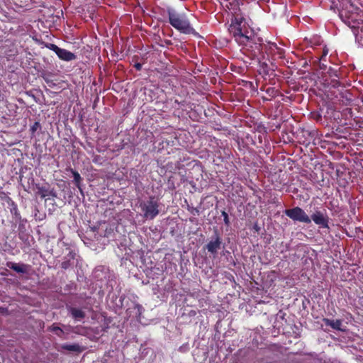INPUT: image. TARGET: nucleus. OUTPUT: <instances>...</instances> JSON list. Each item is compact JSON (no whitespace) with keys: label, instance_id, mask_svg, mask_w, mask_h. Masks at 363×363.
Masks as SVG:
<instances>
[{"label":"nucleus","instance_id":"nucleus-1","mask_svg":"<svg viewBox=\"0 0 363 363\" xmlns=\"http://www.w3.org/2000/svg\"><path fill=\"white\" fill-rule=\"evenodd\" d=\"M228 30L240 45H247L253 41L254 35L248 30L245 21L241 16L237 15L232 19Z\"/></svg>","mask_w":363,"mask_h":363},{"label":"nucleus","instance_id":"nucleus-2","mask_svg":"<svg viewBox=\"0 0 363 363\" xmlns=\"http://www.w3.org/2000/svg\"><path fill=\"white\" fill-rule=\"evenodd\" d=\"M167 13L169 23L176 30L184 34L196 33L185 13L177 12L172 9H168Z\"/></svg>","mask_w":363,"mask_h":363},{"label":"nucleus","instance_id":"nucleus-3","mask_svg":"<svg viewBox=\"0 0 363 363\" xmlns=\"http://www.w3.org/2000/svg\"><path fill=\"white\" fill-rule=\"evenodd\" d=\"M140 207L144 213V217L147 219H153L159 213V204L154 198H150L147 201L141 203Z\"/></svg>","mask_w":363,"mask_h":363},{"label":"nucleus","instance_id":"nucleus-4","mask_svg":"<svg viewBox=\"0 0 363 363\" xmlns=\"http://www.w3.org/2000/svg\"><path fill=\"white\" fill-rule=\"evenodd\" d=\"M285 214L294 221L311 223V218L300 207H295L285 211Z\"/></svg>","mask_w":363,"mask_h":363},{"label":"nucleus","instance_id":"nucleus-5","mask_svg":"<svg viewBox=\"0 0 363 363\" xmlns=\"http://www.w3.org/2000/svg\"><path fill=\"white\" fill-rule=\"evenodd\" d=\"M45 47L50 50L54 51L57 57L62 60L69 62L76 59V55L73 52L65 49L60 48L55 44L46 43Z\"/></svg>","mask_w":363,"mask_h":363},{"label":"nucleus","instance_id":"nucleus-6","mask_svg":"<svg viewBox=\"0 0 363 363\" xmlns=\"http://www.w3.org/2000/svg\"><path fill=\"white\" fill-rule=\"evenodd\" d=\"M313 222L321 228H329L328 217L322 211H315L311 218Z\"/></svg>","mask_w":363,"mask_h":363},{"label":"nucleus","instance_id":"nucleus-7","mask_svg":"<svg viewBox=\"0 0 363 363\" xmlns=\"http://www.w3.org/2000/svg\"><path fill=\"white\" fill-rule=\"evenodd\" d=\"M221 243L222 242L220 236L218 233H216L214 238H213L206 245V248L208 252L216 255L220 249Z\"/></svg>","mask_w":363,"mask_h":363},{"label":"nucleus","instance_id":"nucleus-8","mask_svg":"<svg viewBox=\"0 0 363 363\" xmlns=\"http://www.w3.org/2000/svg\"><path fill=\"white\" fill-rule=\"evenodd\" d=\"M256 48H257L258 52L262 54L264 52L267 54L271 53L274 49L277 48L274 43L259 44Z\"/></svg>","mask_w":363,"mask_h":363},{"label":"nucleus","instance_id":"nucleus-9","mask_svg":"<svg viewBox=\"0 0 363 363\" xmlns=\"http://www.w3.org/2000/svg\"><path fill=\"white\" fill-rule=\"evenodd\" d=\"M8 266L9 268L18 273H26L27 272V266L24 264L11 262Z\"/></svg>","mask_w":363,"mask_h":363},{"label":"nucleus","instance_id":"nucleus-10","mask_svg":"<svg viewBox=\"0 0 363 363\" xmlns=\"http://www.w3.org/2000/svg\"><path fill=\"white\" fill-rule=\"evenodd\" d=\"M324 322L326 325L330 326L333 329L343 330L341 328L342 321L340 320L324 319Z\"/></svg>","mask_w":363,"mask_h":363},{"label":"nucleus","instance_id":"nucleus-11","mask_svg":"<svg viewBox=\"0 0 363 363\" xmlns=\"http://www.w3.org/2000/svg\"><path fill=\"white\" fill-rule=\"evenodd\" d=\"M72 317L77 320H79L84 317V313L78 308H72L70 309Z\"/></svg>","mask_w":363,"mask_h":363},{"label":"nucleus","instance_id":"nucleus-12","mask_svg":"<svg viewBox=\"0 0 363 363\" xmlns=\"http://www.w3.org/2000/svg\"><path fill=\"white\" fill-rule=\"evenodd\" d=\"M71 172L72 173V175H73V177H74V182L76 185V186L80 190L82 191L81 189V186H80V184H81V181H82V177L80 176V174L75 170L71 169Z\"/></svg>","mask_w":363,"mask_h":363},{"label":"nucleus","instance_id":"nucleus-13","mask_svg":"<svg viewBox=\"0 0 363 363\" xmlns=\"http://www.w3.org/2000/svg\"><path fill=\"white\" fill-rule=\"evenodd\" d=\"M39 194H40L41 198H45L49 196H51L53 197L56 196L55 192H54L53 191H48L43 187H42L39 189Z\"/></svg>","mask_w":363,"mask_h":363},{"label":"nucleus","instance_id":"nucleus-14","mask_svg":"<svg viewBox=\"0 0 363 363\" xmlns=\"http://www.w3.org/2000/svg\"><path fill=\"white\" fill-rule=\"evenodd\" d=\"M62 348L66 350L72 351V352H78L79 351V346L77 344L68 345L65 344L62 345Z\"/></svg>","mask_w":363,"mask_h":363},{"label":"nucleus","instance_id":"nucleus-15","mask_svg":"<svg viewBox=\"0 0 363 363\" xmlns=\"http://www.w3.org/2000/svg\"><path fill=\"white\" fill-rule=\"evenodd\" d=\"M51 330L55 332L59 337H62V334L64 333L63 330L57 326H52Z\"/></svg>","mask_w":363,"mask_h":363},{"label":"nucleus","instance_id":"nucleus-16","mask_svg":"<svg viewBox=\"0 0 363 363\" xmlns=\"http://www.w3.org/2000/svg\"><path fill=\"white\" fill-rule=\"evenodd\" d=\"M222 216L223 217V221L226 225H229L230 220L228 218V215L225 211H222Z\"/></svg>","mask_w":363,"mask_h":363},{"label":"nucleus","instance_id":"nucleus-17","mask_svg":"<svg viewBox=\"0 0 363 363\" xmlns=\"http://www.w3.org/2000/svg\"><path fill=\"white\" fill-rule=\"evenodd\" d=\"M40 125L39 122H35L34 124L30 127V131L32 133H35L38 128H40Z\"/></svg>","mask_w":363,"mask_h":363},{"label":"nucleus","instance_id":"nucleus-18","mask_svg":"<svg viewBox=\"0 0 363 363\" xmlns=\"http://www.w3.org/2000/svg\"><path fill=\"white\" fill-rule=\"evenodd\" d=\"M362 33H363V27H362V28H361V30H360V31H358V33H357V35H356V38H357V39H359V38H362Z\"/></svg>","mask_w":363,"mask_h":363},{"label":"nucleus","instance_id":"nucleus-19","mask_svg":"<svg viewBox=\"0 0 363 363\" xmlns=\"http://www.w3.org/2000/svg\"><path fill=\"white\" fill-rule=\"evenodd\" d=\"M328 51L327 50H324L323 51V55L322 57H320V60H323L324 58L326 57V55H328Z\"/></svg>","mask_w":363,"mask_h":363},{"label":"nucleus","instance_id":"nucleus-20","mask_svg":"<svg viewBox=\"0 0 363 363\" xmlns=\"http://www.w3.org/2000/svg\"><path fill=\"white\" fill-rule=\"evenodd\" d=\"M135 68H136L138 70H140V69H141L142 65H141L140 64L138 63V64H135Z\"/></svg>","mask_w":363,"mask_h":363}]
</instances>
